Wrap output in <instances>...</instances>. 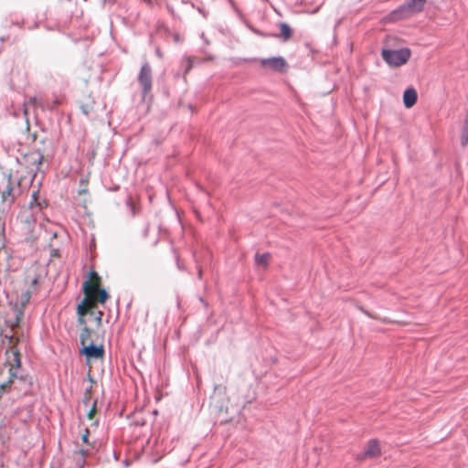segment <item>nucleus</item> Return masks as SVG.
I'll return each mask as SVG.
<instances>
[{
	"label": "nucleus",
	"mask_w": 468,
	"mask_h": 468,
	"mask_svg": "<svg viewBox=\"0 0 468 468\" xmlns=\"http://www.w3.org/2000/svg\"><path fill=\"white\" fill-rule=\"evenodd\" d=\"M427 0H409L391 13L394 20L405 19L423 10Z\"/></svg>",
	"instance_id": "obj_1"
},
{
	"label": "nucleus",
	"mask_w": 468,
	"mask_h": 468,
	"mask_svg": "<svg viewBox=\"0 0 468 468\" xmlns=\"http://www.w3.org/2000/svg\"><path fill=\"white\" fill-rule=\"evenodd\" d=\"M411 52L410 48H404L400 49H383L381 52L382 58L389 66L399 67L404 65L410 58Z\"/></svg>",
	"instance_id": "obj_2"
},
{
	"label": "nucleus",
	"mask_w": 468,
	"mask_h": 468,
	"mask_svg": "<svg viewBox=\"0 0 468 468\" xmlns=\"http://www.w3.org/2000/svg\"><path fill=\"white\" fill-rule=\"evenodd\" d=\"M138 82L142 88V95L144 98L150 93L153 87L152 68L148 62H144L138 74Z\"/></svg>",
	"instance_id": "obj_3"
},
{
	"label": "nucleus",
	"mask_w": 468,
	"mask_h": 468,
	"mask_svg": "<svg viewBox=\"0 0 468 468\" xmlns=\"http://www.w3.org/2000/svg\"><path fill=\"white\" fill-rule=\"evenodd\" d=\"M6 363L10 366L9 368V374L11 378H17L22 377L18 376L15 367L18 368L21 366V359H20V354L18 350L15 348H11L10 350H7L6 353Z\"/></svg>",
	"instance_id": "obj_4"
},
{
	"label": "nucleus",
	"mask_w": 468,
	"mask_h": 468,
	"mask_svg": "<svg viewBox=\"0 0 468 468\" xmlns=\"http://www.w3.org/2000/svg\"><path fill=\"white\" fill-rule=\"evenodd\" d=\"M381 453L379 443L378 440L373 439L367 442L365 451L357 454L356 459L358 461H364L368 458H376Z\"/></svg>",
	"instance_id": "obj_5"
},
{
	"label": "nucleus",
	"mask_w": 468,
	"mask_h": 468,
	"mask_svg": "<svg viewBox=\"0 0 468 468\" xmlns=\"http://www.w3.org/2000/svg\"><path fill=\"white\" fill-rule=\"evenodd\" d=\"M261 65L265 68H270L275 71L282 72L286 67V61L282 57H273L261 59Z\"/></svg>",
	"instance_id": "obj_6"
},
{
	"label": "nucleus",
	"mask_w": 468,
	"mask_h": 468,
	"mask_svg": "<svg viewBox=\"0 0 468 468\" xmlns=\"http://www.w3.org/2000/svg\"><path fill=\"white\" fill-rule=\"evenodd\" d=\"M80 354L85 356L88 359L101 358L104 355V348L102 346H95L93 343H90L80 349Z\"/></svg>",
	"instance_id": "obj_7"
},
{
	"label": "nucleus",
	"mask_w": 468,
	"mask_h": 468,
	"mask_svg": "<svg viewBox=\"0 0 468 468\" xmlns=\"http://www.w3.org/2000/svg\"><path fill=\"white\" fill-rule=\"evenodd\" d=\"M83 289L85 291V293L87 294V297H85L77 306V313L79 315H85L86 314L90 312V307L88 305V297L90 293L92 286L90 281H85L83 282Z\"/></svg>",
	"instance_id": "obj_8"
},
{
	"label": "nucleus",
	"mask_w": 468,
	"mask_h": 468,
	"mask_svg": "<svg viewBox=\"0 0 468 468\" xmlns=\"http://www.w3.org/2000/svg\"><path fill=\"white\" fill-rule=\"evenodd\" d=\"M19 192V186H15L14 183L11 181V176L8 177L7 184L3 190V198L5 200H8L10 198V201L13 202Z\"/></svg>",
	"instance_id": "obj_9"
},
{
	"label": "nucleus",
	"mask_w": 468,
	"mask_h": 468,
	"mask_svg": "<svg viewBox=\"0 0 468 468\" xmlns=\"http://www.w3.org/2000/svg\"><path fill=\"white\" fill-rule=\"evenodd\" d=\"M418 99L417 91L413 88L407 89L403 94V102L406 108L412 107Z\"/></svg>",
	"instance_id": "obj_10"
},
{
	"label": "nucleus",
	"mask_w": 468,
	"mask_h": 468,
	"mask_svg": "<svg viewBox=\"0 0 468 468\" xmlns=\"http://www.w3.org/2000/svg\"><path fill=\"white\" fill-rule=\"evenodd\" d=\"M280 35L279 37L282 38V41L286 42L288 41L292 35V31L290 27V26L284 22L280 23Z\"/></svg>",
	"instance_id": "obj_11"
},
{
	"label": "nucleus",
	"mask_w": 468,
	"mask_h": 468,
	"mask_svg": "<svg viewBox=\"0 0 468 468\" xmlns=\"http://www.w3.org/2000/svg\"><path fill=\"white\" fill-rule=\"evenodd\" d=\"M38 193L33 192L32 200L29 202V207L33 210V212H37L42 209V202L38 200L37 197Z\"/></svg>",
	"instance_id": "obj_12"
},
{
	"label": "nucleus",
	"mask_w": 468,
	"mask_h": 468,
	"mask_svg": "<svg viewBox=\"0 0 468 468\" xmlns=\"http://www.w3.org/2000/svg\"><path fill=\"white\" fill-rule=\"evenodd\" d=\"M91 337V330L88 328L87 326H84L80 334V342L82 346H86V343L90 339Z\"/></svg>",
	"instance_id": "obj_13"
},
{
	"label": "nucleus",
	"mask_w": 468,
	"mask_h": 468,
	"mask_svg": "<svg viewBox=\"0 0 468 468\" xmlns=\"http://www.w3.org/2000/svg\"><path fill=\"white\" fill-rule=\"evenodd\" d=\"M270 257L271 256H270L269 253L256 254L255 255V261L259 265L266 266L268 264Z\"/></svg>",
	"instance_id": "obj_14"
},
{
	"label": "nucleus",
	"mask_w": 468,
	"mask_h": 468,
	"mask_svg": "<svg viewBox=\"0 0 468 468\" xmlns=\"http://www.w3.org/2000/svg\"><path fill=\"white\" fill-rule=\"evenodd\" d=\"M126 206L129 208V210L131 211V213L133 214V216L136 215L137 207H136L135 204L133 203V198L131 197H129L127 198Z\"/></svg>",
	"instance_id": "obj_15"
},
{
	"label": "nucleus",
	"mask_w": 468,
	"mask_h": 468,
	"mask_svg": "<svg viewBox=\"0 0 468 468\" xmlns=\"http://www.w3.org/2000/svg\"><path fill=\"white\" fill-rule=\"evenodd\" d=\"M43 158L44 156L40 152H36L32 154V160L34 164H37V165H40L42 164Z\"/></svg>",
	"instance_id": "obj_16"
},
{
	"label": "nucleus",
	"mask_w": 468,
	"mask_h": 468,
	"mask_svg": "<svg viewBox=\"0 0 468 468\" xmlns=\"http://www.w3.org/2000/svg\"><path fill=\"white\" fill-rule=\"evenodd\" d=\"M109 297L108 292L105 289H100L99 290V302L103 303Z\"/></svg>",
	"instance_id": "obj_17"
},
{
	"label": "nucleus",
	"mask_w": 468,
	"mask_h": 468,
	"mask_svg": "<svg viewBox=\"0 0 468 468\" xmlns=\"http://www.w3.org/2000/svg\"><path fill=\"white\" fill-rule=\"evenodd\" d=\"M78 453L81 456V466L85 463L84 458L90 454V449L89 448H81L78 451Z\"/></svg>",
	"instance_id": "obj_18"
},
{
	"label": "nucleus",
	"mask_w": 468,
	"mask_h": 468,
	"mask_svg": "<svg viewBox=\"0 0 468 468\" xmlns=\"http://www.w3.org/2000/svg\"><path fill=\"white\" fill-rule=\"evenodd\" d=\"M89 437H90V431L88 429H85L84 433L81 435V440H82L83 443H86L88 446H91V448H93V446L89 441Z\"/></svg>",
	"instance_id": "obj_19"
},
{
	"label": "nucleus",
	"mask_w": 468,
	"mask_h": 468,
	"mask_svg": "<svg viewBox=\"0 0 468 468\" xmlns=\"http://www.w3.org/2000/svg\"><path fill=\"white\" fill-rule=\"evenodd\" d=\"M12 379L13 378H10V379L7 382H5L0 385V399L5 393L6 388L12 383Z\"/></svg>",
	"instance_id": "obj_20"
},
{
	"label": "nucleus",
	"mask_w": 468,
	"mask_h": 468,
	"mask_svg": "<svg viewBox=\"0 0 468 468\" xmlns=\"http://www.w3.org/2000/svg\"><path fill=\"white\" fill-rule=\"evenodd\" d=\"M90 315L94 316V318L96 319L97 323L100 324L101 322V317L103 315L102 312H101V311H98V312L90 311Z\"/></svg>",
	"instance_id": "obj_21"
},
{
	"label": "nucleus",
	"mask_w": 468,
	"mask_h": 468,
	"mask_svg": "<svg viewBox=\"0 0 468 468\" xmlns=\"http://www.w3.org/2000/svg\"><path fill=\"white\" fill-rule=\"evenodd\" d=\"M90 278L92 279L94 282H99L101 278L98 275V273L95 271H90Z\"/></svg>",
	"instance_id": "obj_22"
},
{
	"label": "nucleus",
	"mask_w": 468,
	"mask_h": 468,
	"mask_svg": "<svg viewBox=\"0 0 468 468\" xmlns=\"http://www.w3.org/2000/svg\"><path fill=\"white\" fill-rule=\"evenodd\" d=\"M96 411V401L93 402L92 408L89 410L87 416L89 419H92Z\"/></svg>",
	"instance_id": "obj_23"
},
{
	"label": "nucleus",
	"mask_w": 468,
	"mask_h": 468,
	"mask_svg": "<svg viewBox=\"0 0 468 468\" xmlns=\"http://www.w3.org/2000/svg\"><path fill=\"white\" fill-rule=\"evenodd\" d=\"M78 324H80V325H85L86 324V320L84 318V315H79Z\"/></svg>",
	"instance_id": "obj_24"
},
{
	"label": "nucleus",
	"mask_w": 468,
	"mask_h": 468,
	"mask_svg": "<svg viewBox=\"0 0 468 468\" xmlns=\"http://www.w3.org/2000/svg\"><path fill=\"white\" fill-rule=\"evenodd\" d=\"M38 277H35L33 280H32V282H31V285L32 286H37L38 284Z\"/></svg>",
	"instance_id": "obj_25"
},
{
	"label": "nucleus",
	"mask_w": 468,
	"mask_h": 468,
	"mask_svg": "<svg viewBox=\"0 0 468 468\" xmlns=\"http://www.w3.org/2000/svg\"><path fill=\"white\" fill-rule=\"evenodd\" d=\"M36 102H37V98L36 97H30L29 98L28 103L35 104Z\"/></svg>",
	"instance_id": "obj_26"
},
{
	"label": "nucleus",
	"mask_w": 468,
	"mask_h": 468,
	"mask_svg": "<svg viewBox=\"0 0 468 468\" xmlns=\"http://www.w3.org/2000/svg\"><path fill=\"white\" fill-rule=\"evenodd\" d=\"M197 277L198 279L202 278V269L200 267L197 268Z\"/></svg>",
	"instance_id": "obj_27"
},
{
	"label": "nucleus",
	"mask_w": 468,
	"mask_h": 468,
	"mask_svg": "<svg viewBox=\"0 0 468 468\" xmlns=\"http://www.w3.org/2000/svg\"><path fill=\"white\" fill-rule=\"evenodd\" d=\"M29 300V292H27V297H26V302H27Z\"/></svg>",
	"instance_id": "obj_28"
},
{
	"label": "nucleus",
	"mask_w": 468,
	"mask_h": 468,
	"mask_svg": "<svg viewBox=\"0 0 468 468\" xmlns=\"http://www.w3.org/2000/svg\"><path fill=\"white\" fill-rule=\"evenodd\" d=\"M57 252H58V250H52V254H51V255H52V256H53V255H56V254H57Z\"/></svg>",
	"instance_id": "obj_29"
},
{
	"label": "nucleus",
	"mask_w": 468,
	"mask_h": 468,
	"mask_svg": "<svg viewBox=\"0 0 468 468\" xmlns=\"http://www.w3.org/2000/svg\"><path fill=\"white\" fill-rule=\"evenodd\" d=\"M146 4L148 5H151L152 1L151 0H144Z\"/></svg>",
	"instance_id": "obj_30"
},
{
	"label": "nucleus",
	"mask_w": 468,
	"mask_h": 468,
	"mask_svg": "<svg viewBox=\"0 0 468 468\" xmlns=\"http://www.w3.org/2000/svg\"><path fill=\"white\" fill-rule=\"evenodd\" d=\"M156 54H157L158 56H161L159 49H157V50H156Z\"/></svg>",
	"instance_id": "obj_31"
}]
</instances>
